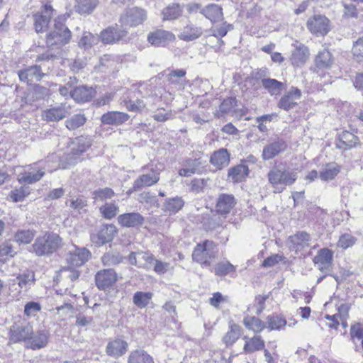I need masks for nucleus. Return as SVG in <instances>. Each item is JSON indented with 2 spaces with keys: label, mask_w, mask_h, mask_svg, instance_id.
Returning <instances> with one entry per match:
<instances>
[{
  "label": "nucleus",
  "mask_w": 363,
  "mask_h": 363,
  "mask_svg": "<svg viewBox=\"0 0 363 363\" xmlns=\"http://www.w3.org/2000/svg\"><path fill=\"white\" fill-rule=\"evenodd\" d=\"M237 106L235 98L229 97L223 101L219 106V111L216 113L218 117H221L225 113L231 112Z\"/></svg>",
  "instance_id": "49"
},
{
  "label": "nucleus",
  "mask_w": 363,
  "mask_h": 363,
  "mask_svg": "<svg viewBox=\"0 0 363 363\" xmlns=\"http://www.w3.org/2000/svg\"><path fill=\"white\" fill-rule=\"evenodd\" d=\"M90 252L88 250L74 247L73 250L69 251L66 259L69 265L79 267L88 260Z\"/></svg>",
  "instance_id": "17"
},
{
  "label": "nucleus",
  "mask_w": 363,
  "mask_h": 363,
  "mask_svg": "<svg viewBox=\"0 0 363 363\" xmlns=\"http://www.w3.org/2000/svg\"><path fill=\"white\" fill-rule=\"evenodd\" d=\"M313 261L322 273L330 272L333 265V252L328 248L320 249Z\"/></svg>",
  "instance_id": "9"
},
{
  "label": "nucleus",
  "mask_w": 363,
  "mask_h": 363,
  "mask_svg": "<svg viewBox=\"0 0 363 363\" xmlns=\"http://www.w3.org/2000/svg\"><path fill=\"white\" fill-rule=\"evenodd\" d=\"M18 75L21 82L28 83L34 80L40 81L45 74L42 72L40 66L32 65L18 70Z\"/></svg>",
  "instance_id": "20"
},
{
  "label": "nucleus",
  "mask_w": 363,
  "mask_h": 363,
  "mask_svg": "<svg viewBox=\"0 0 363 363\" xmlns=\"http://www.w3.org/2000/svg\"><path fill=\"white\" fill-rule=\"evenodd\" d=\"M333 62L334 59L332 54L325 48L320 50L315 58V65L320 69H330Z\"/></svg>",
  "instance_id": "28"
},
{
  "label": "nucleus",
  "mask_w": 363,
  "mask_h": 363,
  "mask_svg": "<svg viewBox=\"0 0 363 363\" xmlns=\"http://www.w3.org/2000/svg\"><path fill=\"white\" fill-rule=\"evenodd\" d=\"M240 336V327L235 323L230 325V330L223 337L224 343L228 346L232 345Z\"/></svg>",
  "instance_id": "46"
},
{
  "label": "nucleus",
  "mask_w": 363,
  "mask_h": 363,
  "mask_svg": "<svg viewBox=\"0 0 363 363\" xmlns=\"http://www.w3.org/2000/svg\"><path fill=\"white\" fill-rule=\"evenodd\" d=\"M61 244L62 239L58 235L48 233L37 238L32 247L36 255L43 256L53 253Z\"/></svg>",
  "instance_id": "3"
},
{
  "label": "nucleus",
  "mask_w": 363,
  "mask_h": 363,
  "mask_svg": "<svg viewBox=\"0 0 363 363\" xmlns=\"http://www.w3.org/2000/svg\"><path fill=\"white\" fill-rule=\"evenodd\" d=\"M147 255L143 252H131L129 255L128 259L131 264L141 267L143 263L142 259H146Z\"/></svg>",
  "instance_id": "62"
},
{
  "label": "nucleus",
  "mask_w": 363,
  "mask_h": 363,
  "mask_svg": "<svg viewBox=\"0 0 363 363\" xmlns=\"http://www.w3.org/2000/svg\"><path fill=\"white\" fill-rule=\"evenodd\" d=\"M35 236V231L32 230H18L14 235V240L18 244H28Z\"/></svg>",
  "instance_id": "48"
},
{
  "label": "nucleus",
  "mask_w": 363,
  "mask_h": 363,
  "mask_svg": "<svg viewBox=\"0 0 363 363\" xmlns=\"http://www.w3.org/2000/svg\"><path fill=\"white\" fill-rule=\"evenodd\" d=\"M267 328L270 330H281L286 324V320L279 315H270L267 318Z\"/></svg>",
  "instance_id": "50"
},
{
  "label": "nucleus",
  "mask_w": 363,
  "mask_h": 363,
  "mask_svg": "<svg viewBox=\"0 0 363 363\" xmlns=\"http://www.w3.org/2000/svg\"><path fill=\"white\" fill-rule=\"evenodd\" d=\"M123 257L118 252L109 251L101 257V262L104 266H115L123 262Z\"/></svg>",
  "instance_id": "43"
},
{
  "label": "nucleus",
  "mask_w": 363,
  "mask_h": 363,
  "mask_svg": "<svg viewBox=\"0 0 363 363\" xmlns=\"http://www.w3.org/2000/svg\"><path fill=\"white\" fill-rule=\"evenodd\" d=\"M128 344L121 338H116L108 341L106 347V353L113 358H118L124 355L128 351Z\"/></svg>",
  "instance_id": "16"
},
{
  "label": "nucleus",
  "mask_w": 363,
  "mask_h": 363,
  "mask_svg": "<svg viewBox=\"0 0 363 363\" xmlns=\"http://www.w3.org/2000/svg\"><path fill=\"white\" fill-rule=\"evenodd\" d=\"M184 204V202L180 197L176 196L168 199L163 203L162 211L169 213V215L175 214L182 209Z\"/></svg>",
  "instance_id": "37"
},
{
  "label": "nucleus",
  "mask_w": 363,
  "mask_h": 363,
  "mask_svg": "<svg viewBox=\"0 0 363 363\" xmlns=\"http://www.w3.org/2000/svg\"><path fill=\"white\" fill-rule=\"evenodd\" d=\"M16 254L13 245L10 242H4L0 245V262L4 263Z\"/></svg>",
  "instance_id": "51"
},
{
  "label": "nucleus",
  "mask_w": 363,
  "mask_h": 363,
  "mask_svg": "<svg viewBox=\"0 0 363 363\" xmlns=\"http://www.w3.org/2000/svg\"><path fill=\"white\" fill-rule=\"evenodd\" d=\"M98 0H79L77 10L80 13H90L98 5Z\"/></svg>",
  "instance_id": "53"
},
{
  "label": "nucleus",
  "mask_w": 363,
  "mask_h": 363,
  "mask_svg": "<svg viewBox=\"0 0 363 363\" xmlns=\"http://www.w3.org/2000/svg\"><path fill=\"white\" fill-rule=\"evenodd\" d=\"M235 272V266L228 261L218 262L214 267V273L218 277L230 275L231 277H234Z\"/></svg>",
  "instance_id": "39"
},
{
  "label": "nucleus",
  "mask_w": 363,
  "mask_h": 363,
  "mask_svg": "<svg viewBox=\"0 0 363 363\" xmlns=\"http://www.w3.org/2000/svg\"><path fill=\"white\" fill-rule=\"evenodd\" d=\"M95 94V91L87 86H79L74 88L72 92V97L78 102H86L90 101Z\"/></svg>",
  "instance_id": "29"
},
{
  "label": "nucleus",
  "mask_w": 363,
  "mask_h": 363,
  "mask_svg": "<svg viewBox=\"0 0 363 363\" xmlns=\"http://www.w3.org/2000/svg\"><path fill=\"white\" fill-rule=\"evenodd\" d=\"M100 212L106 219H111L116 216L119 211L118 206L114 203H106L100 207Z\"/></svg>",
  "instance_id": "52"
},
{
  "label": "nucleus",
  "mask_w": 363,
  "mask_h": 363,
  "mask_svg": "<svg viewBox=\"0 0 363 363\" xmlns=\"http://www.w3.org/2000/svg\"><path fill=\"white\" fill-rule=\"evenodd\" d=\"M117 281V274L114 269H106L99 271L95 275V282L99 289H106Z\"/></svg>",
  "instance_id": "13"
},
{
  "label": "nucleus",
  "mask_w": 363,
  "mask_h": 363,
  "mask_svg": "<svg viewBox=\"0 0 363 363\" xmlns=\"http://www.w3.org/2000/svg\"><path fill=\"white\" fill-rule=\"evenodd\" d=\"M307 28L316 35H325L330 30V20L323 15H314L306 23Z\"/></svg>",
  "instance_id": "7"
},
{
  "label": "nucleus",
  "mask_w": 363,
  "mask_h": 363,
  "mask_svg": "<svg viewBox=\"0 0 363 363\" xmlns=\"http://www.w3.org/2000/svg\"><path fill=\"white\" fill-rule=\"evenodd\" d=\"M162 13L164 20H172L181 15L182 10L178 4H173L164 9Z\"/></svg>",
  "instance_id": "55"
},
{
  "label": "nucleus",
  "mask_w": 363,
  "mask_h": 363,
  "mask_svg": "<svg viewBox=\"0 0 363 363\" xmlns=\"http://www.w3.org/2000/svg\"><path fill=\"white\" fill-rule=\"evenodd\" d=\"M261 83L264 89L271 95H278L284 88V84L274 79L264 78Z\"/></svg>",
  "instance_id": "40"
},
{
  "label": "nucleus",
  "mask_w": 363,
  "mask_h": 363,
  "mask_svg": "<svg viewBox=\"0 0 363 363\" xmlns=\"http://www.w3.org/2000/svg\"><path fill=\"white\" fill-rule=\"evenodd\" d=\"M50 338V333L45 329L38 330L29 337L27 347L33 350H40L46 347Z\"/></svg>",
  "instance_id": "18"
},
{
  "label": "nucleus",
  "mask_w": 363,
  "mask_h": 363,
  "mask_svg": "<svg viewBox=\"0 0 363 363\" xmlns=\"http://www.w3.org/2000/svg\"><path fill=\"white\" fill-rule=\"evenodd\" d=\"M359 139L353 133L349 131H343L340 134L336 146L337 148L347 150L357 145Z\"/></svg>",
  "instance_id": "27"
},
{
  "label": "nucleus",
  "mask_w": 363,
  "mask_h": 363,
  "mask_svg": "<svg viewBox=\"0 0 363 363\" xmlns=\"http://www.w3.org/2000/svg\"><path fill=\"white\" fill-rule=\"evenodd\" d=\"M70 106L65 104H61L59 106H51L50 108L45 110L43 112V118L48 121H59L65 118L67 114H69V109Z\"/></svg>",
  "instance_id": "15"
},
{
  "label": "nucleus",
  "mask_w": 363,
  "mask_h": 363,
  "mask_svg": "<svg viewBox=\"0 0 363 363\" xmlns=\"http://www.w3.org/2000/svg\"><path fill=\"white\" fill-rule=\"evenodd\" d=\"M86 121L84 114H75L65 121V125L69 130H75L83 125Z\"/></svg>",
  "instance_id": "54"
},
{
  "label": "nucleus",
  "mask_w": 363,
  "mask_h": 363,
  "mask_svg": "<svg viewBox=\"0 0 363 363\" xmlns=\"http://www.w3.org/2000/svg\"><path fill=\"white\" fill-rule=\"evenodd\" d=\"M98 41L99 37L97 35H94L89 32H84L79 42V45L81 48H89L96 44Z\"/></svg>",
  "instance_id": "56"
},
{
  "label": "nucleus",
  "mask_w": 363,
  "mask_h": 363,
  "mask_svg": "<svg viewBox=\"0 0 363 363\" xmlns=\"http://www.w3.org/2000/svg\"><path fill=\"white\" fill-rule=\"evenodd\" d=\"M341 167L336 162L327 163L323 166L319 172V177L322 181L327 182L334 179L340 173Z\"/></svg>",
  "instance_id": "31"
},
{
  "label": "nucleus",
  "mask_w": 363,
  "mask_h": 363,
  "mask_svg": "<svg viewBox=\"0 0 363 363\" xmlns=\"http://www.w3.org/2000/svg\"><path fill=\"white\" fill-rule=\"evenodd\" d=\"M124 104L128 111L133 112L140 111L145 106V104L140 100L124 101Z\"/></svg>",
  "instance_id": "63"
},
{
  "label": "nucleus",
  "mask_w": 363,
  "mask_h": 363,
  "mask_svg": "<svg viewBox=\"0 0 363 363\" xmlns=\"http://www.w3.org/2000/svg\"><path fill=\"white\" fill-rule=\"evenodd\" d=\"M33 335V325L25 319H19L13 323L9 330V342L16 343L25 342L26 344Z\"/></svg>",
  "instance_id": "5"
},
{
  "label": "nucleus",
  "mask_w": 363,
  "mask_h": 363,
  "mask_svg": "<svg viewBox=\"0 0 363 363\" xmlns=\"http://www.w3.org/2000/svg\"><path fill=\"white\" fill-rule=\"evenodd\" d=\"M152 298V293L137 291L133 296V301L136 306L143 308L147 306Z\"/></svg>",
  "instance_id": "47"
},
{
  "label": "nucleus",
  "mask_w": 363,
  "mask_h": 363,
  "mask_svg": "<svg viewBox=\"0 0 363 363\" xmlns=\"http://www.w3.org/2000/svg\"><path fill=\"white\" fill-rule=\"evenodd\" d=\"M237 203L233 194H221L218 196L216 204V211L219 215L229 214Z\"/></svg>",
  "instance_id": "14"
},
{
  "label": "nucleus",
  "mask_w": 363,
  "mask_h": 363,
  "mask_svg": "<svg viewBox=\"0 0 363 363\" xmlns=\"http://www.w3.org/2000/svg\"><path fill=\"white\" fill-rule=\"evenodd\" d=\"M291 46L293 49L289 57L291 64L295 67L303 66L309 59V49L304 44L297 40Z\"/></svg>",
  "instance_id": "8"
},
{
  "label": "nucleus",
  "mask_w": 363,
  "mask_h": 363,
  "mask_svg": "<svg viewBox=\"0 0 363 363\" xmlns=\"http://www.w3.org/2000/svg\"><path fill=\"white\" fill-rule=\"evenodd\" d=\"M128 114L121 111H108L101 117V122L104 125H118L129 119Z\"/></svg>",
  "instance_id": "25"
},
{
  "label": "nucleus",
  "mask_w": 363,
  "mask_h": 363,
  "mask_svg": "<svg viewBox=\"0 0 363 363\" xmlns=\"http://www.w3.org/2000/svg\"><path fill=\"white\" fill-rule=\"evenodd\" d=\"M72 151L67 155L66 160L70 165H74L82 160L80 154L84 152L90 146L83 138H75L72 142Z\"/></svg>",
  "instance_id": "12"
},
{
  "label": "nucleus",
  "mask_w": 363,
  "mask_h": 363,
  "mask_svg": "<svg viewBox=\"0 0 363 363\" xmlns=\"http://www.w3.org/2000/svg\"><path fill=\"white\" fill-rule=\"evenodd\" d=\"M75 325L79 328H86L93 323V318L85 313H79L76 315Z\"/></svg>",
  "instance_id": "61"
},
{
  "label": "nucleus",
  "mask_w": 363,
  "mask_h": 363,
  "mask_svg": "<svg viewBox=\"0 0 363 363\" xmlns=\"http://www.w3.org/2000/svg\"><path fill=\"white\" fill-rule=\"evenodd\" d=\"M41 305L38 302L29 301L24 306V315L28 318L35 317L41 311Z\"/></svg>",
  "instance_id": "58"
},
{
  "label": "nucleus",
  "mask_w": 363,
  "mask_h": 363,
  "mask_svg": "<svg viewBox=\"0 0 363 363\" xmlns=\"http://www.w3.org/2000/svg\"><path fill=\"white\" fill-rule=\"evenodd\" d=\"M127 33L128 31L124 28L121 27L120 28L116 26V27H111L103 30L101 33V38L104 43H112L122 39Z\"/></svg>",
  "instance_id": "21"
},
{
  "label": "nucleus",
  "mask_w": 363,
  "mask_h": 363,
  "mask_svg": "<svg viewBox=\"0 0 363 363\" xmlns=\"http://www.w3.org/2000/svg\"><path fill=\"white\" fill-rule=\"evenodd\" d=\"M158 179V177L154 174H143L134 182L133 189L135 191H139L145 186H151Z\"/></svg>",
  "instance_id": "41"
},
{
  "label": "nucleus",
  "mask_w": 363,
  "mask_h": 363,
  "mask_svg": "<svg viewBox=\"0 0 363 363\" xmlns=\"http://www.w3.org/2000/svg\"><path fill=\"white\" fill-rule=\"evenodd\" d=\"M311 236L305 231H300L289 236V242L293 248L298 250L300 247L309 246Z\"/></svg>",
  "instance_id": "33"
},
{
  "label": "nucleus",
  "mask_w": 363,
  "mask_h": 363,
  "mask_svg": "<svg viewBox=\"0 0 363 363\" xmlns=\"http://www.w3.org/2000/svg\"><path fill=\"white\" fill-rule=\"evenodd\" d=\"M28 194V192L23 187H21L12 191L10 196L14 202H18L23 201Z\"/></svg>",
  "instance_id": "64"
},
{
  "label": "nucleus",
  "mask_w": 363,
  "mask_h": 363,
  "mask_svg": "<svg viewBox=\"0 0 363 363\" xmlns=\"http://www.w3.org/2000/svg\"><path fill=\"white\" fill-rule=\"evenodd\" d=\"M116 233L117 230L114 225H103L96 233L91 235V240L94 244L101 246L111 242Z\"/></svg>",
  "instance_id": "11"
},
{
  "label": "nucleus",
  "mask_w": 363,
  "mask_h": 363,
  "mask_svg": "<svg viewBox=\"0 0 363 363\" xmlns=\"http://www.w3.org/2000/svg\"><path fill=\"white\" fill-rule=\"evenodd\" d=\"M301 96V90L292 87L286 95L281 98L279 101V107L286 111L293 108L297 104L296 101L300 99Z\"/></svg>",
  "instance_id": "22"
},
{
  "label": "nucleus",
  "mask_w": 363,
  "mask_h": 363,
  "mask_svg": "<svg viewBox=\"0 0 363 363\" xmlns=\"http://www.w3.org/2000/svg\"><path fill=\"white\" fill-rule=\"evenodd\" d=\"M297 178L296 172L281 167H274L267 173L269 183L274 193H281L287 186L292 185Z\"/></svg>",
  "instance_id": "1"
},
{
  "label": "nucleus",
  "mask_w": 363,
  "mask_h": 363,
  "mask_svg": "<svg viewBox=\"0 0 363 363\" xmlns=\"http://www.w3.org/2000/svg\"><path fill=\"white\" fill-rule=\"evenodd\" d=\"M287 147L286 142L281 138L269 143L267 145L262 151V159L264 160H269L273 159L278 155L280 152H284Z\"/></svg>",
  "instance_id": "19"
},
{
  "label": "nucleus",
  "mask_w": 363,
  "mask_h": 363,
  "mask_svg": "<svg viewBox=\"0 0 363 363\" xmlns=\"http://www.w3.org/2000/svg\"><path fill=\"white\" fill-rule=\"evenodd\" d=\"M249 174L247 165L240 164L228 169V179L233 183L241 182Z\"/></svg>",
  "instance_id": "30"
},
{
  "label": "nucleus",
  "mask_w": 363,
  "mask_h": 363,
  "mask_svg": "<svg viewBox=\"0 0 363 363\" xmlns=\"http://www.w3.org/2000/svg\"><path fill=\"white\" fill-rule=\"evenodd\" d=\"M50 95V89L41 85H35L32 92L25 98L26 103L31 104L33 102L44 99Z\"/></svg>",
  "instance_id": "36"
},
{
  "label": "nucleus",
  "mask_w": 363,
  "mask_h": 363,
  "mask_svg": "<svg viewBox=\"0 0 363 363\" xmlns=\"http://www.w3.org/2000/svg\"><path fill=\"white\" fill-rule=\"evenodd\" d=\"M203 33L201 27L196 26L192 23H188L184 27L179 35V38L185 41H191L199 38Z\"/></svg>",
  "instance_id": "32"
},
{
  "label": "nucleus",
  "mask_w": 363,
  "mask_h": 363,
  "mask_svg": "<svg viewBox=\"0 0 363 363\" xmlns=\"http://www.w3.org/2000/svg\"><path fill=\"white\" fill-rule=\"evenodd\" d=\"M146 18L147 13L144 9L138 7L128 9L121 16V27L124 28L128 31L129 28L142 24Z\"/></svg>",
  "instance_id": "6"
},
{
  "label": "nucleus",
  "mask_w": 363,
  "mask_h": 363,
  "mask_svg": "<svg viewBox=\"0 0 363 363\" xmlns=\"http://www.w3.org/2000/svg\"><path fill=\"white\" fill-rule=\"evenodd\" d=\"M217 255L218 248L216 244L213 241L205 240L196 245L192 253V259L202 267H210Z\"/></svg>",
  "instance_id": "2"
},
{
  "label": "nucleus",
  "mask_w": 363,
  "mask_h": 363,
  "mask_svg": "<svg viewBox=\"0 0 363 363\" xmlns=\"http://www.w3.org/2000/svg\"><path fill=\"white\" fill-rule=\"evenodd\" d=\"M245 326L255 333L262 332L266 327L265 323L255 316H246L243 319Z\"/></svg>",
  "instance_id": "42"
},
{
  "label": "nucleus",
  "mask_w": 363,
  "mask_h": 363,
  "mask_svg": "<svg viewBox=\"0 0 363 363\" xmlns=\"http://www.w3.org/2000/svg\"><path fill=\"white\" fill-rule=\"evenodd\" d=\"M114 194V191L110 188L99 189L93 192V198L95 201H104L106 199H111Z\"/></svg>",
  "instance_id": "57"
},
{
  "label": "nucleus",
  "mask_w": 363,
  "mask_h": 363,
  "mask_svg": "<svg viewBox=\"0 0 363 363\" xmlns=\"http://www.w3.org/2000/svg\"><path fill=\"white\" fill-rule=\"evenodd\" d=\"M203 166L199 159H189L184 164V167L179 169V174L182 177H190L194 174H201Z\"/></svg>",
  "instance_id": "26"
},
{
  "label": "nucleus",
  "mask_w": 363,
  "mask_h": 363,
  "mask_svg": "<svg viewBox=\"0 0 363 363\" xmlns=\"http://www.w3.org/2000/svg\"><path fill=\"white\" fill-rule=\"evenodd\" d=\"M53 9L50 4H46L43 9L33 15L35 29L37 33L46 30L53 16Z\"/></svg>",
  "instance_id": "10"
},
{
  "label": "nucleus",
  "mask_w": 363,
  "mask_h": 363,
  "mask_svg": "<svg viewBox=\"0 0 363 363\" xmlns=\"http://www.w3.org/2000/svg\"><path fill=\"white\" fill-rule=\"evenodd\" d=\"M230 155L225 148L214 151L210 157V163L217 169H222L230 163Z\"/></svg>",
  "instance_id": "23"
},
{
  "label": "nucleus",
  "mask_w": 363,
  "mask_h": 363,
  "mask_svg": "<svg viewBox=\"0 0 363 363\" xmlns=\"http://www.w3.org/2000/svg\"><path fill=\"white\" fill-rule=\"evenodd\" d=\"M17 279L19 286L25 291L30 289L35 284V281L34 272L32 271H28L20 274Z\"/></svg>",
  "instance_id": "45"
},
{
  "label": "nucleus",
  "mask_w": 363,
  "mask_h": 363,
  "mask_svg": "<svg viewBox=\"0 0 363 363\" xmlns=\"http://www.w3.org/2000/svg\"><path fill=\"white\" fill-rule=\"evenodd\" d=\"M201 13L212 22H216L222 19V8L217 4H209L202 9Z\"/></svg>",
  "instance_id": "38"
},
{
  "label": "nucleus",
  "mask_w": 363,
  "mask_h": 363,
  "mask_svg": "<svg viewBox=\"0 0 363 363\" xmlns=\"http://www.w3.org/2000/svg\"><path fill=\"white\" fill-rule=\"evenodd\" d=\"M45 174L43 169L38 170L26 171L18 176V180L21 184H34L38 182Z\"/></svg>",
  "instance_id": "35"
},
{
  "label": "nucleus",
  "mask_w": 363,
  "mask_h": 363,
  "mask_svg": "<svg viewBox=\"0 0 363 363\" xmlns=\"http://www.w3.org/2000/svg\"><path fill=\"white\" fill-rule=\"evenodd\" d=\"M118 223L125 228H136L144 222V218L139 213H126L118 217Z\"/></svg>",
  "instance_id": "24"
},
{
  "label": "nucleus",
  "mask_w": 363,
  "mask_h": 363,
  "mask_svg": "<svg viewBox=\"0 0 363 363\" xmlns=\"http://www.w3.org/2000/svg\"><path fill=\"white\" fill-rule=\"evenodd\" d=\"M128 363H154L152 358L144 350L132 352L128 358Z\"/></svg>",
  "instance_id": "44"
},
{
  "label": "nucleus",
  "mask_w": 363,
  "mask_h": 363,
  "mask_svg": "<svg viewBox=\"0 0 363 363\" xmlns=\"http://www.w3.org/2000/svg\"><path fill=\"white\" fill-rule=\"evenodd\" d=\"M357 242V238L349 233L342 235L337 242V247L342 249H347L352 247Z\"/></svg>",
  "instance_id": "59"
},
{
  "label": "nucleus",
  "mask_w": 363,
  "mask_h": 363,
  "mask_svg": "<svg viewBox=\"0 0 363 363\" xmlns=\"http://www.w3.org/2000/svg\"><path fill=\"white\" fill-rule=\"evenodd\" d=\"M243 339L245 340L243 350L246 353H252L264 347V341L259 335H255L252 338L245 336Z\"/></svg>",
  "instance_id": "34"
},
{
  "label": "nucleus",
  "mask_w": 363,
  "mask_h": 363,
  "mask_svg": "<svg viewBox=\"0 0 363 363\" xmlns=\"http://www.w3.org/2000/svg\"><path fill=\"white\" fill-rule=\"evenodd\" d=\"M62 17L55 20L53 29L46 36V43L48 47H61L67 44L71 38V33L63 23Z\"/></svg>",
  "instance_id": "4"
},
{
  "label": "nucleus",
  "mask_w": 363,
  "mask_h": 363,
  "mask_svg": "<svg viewBox=\"0 0 363 363\" xmlns=\"http://www.w3.org/2000/svg\"><path fill=\"white\" fill-rule=\"evenodd\" d=\"M86 206V200L82 197L72 198L69 200V206L79 213L85 211Z\"/></svg>",
  "instance_id": "60"
}]
</instances>
